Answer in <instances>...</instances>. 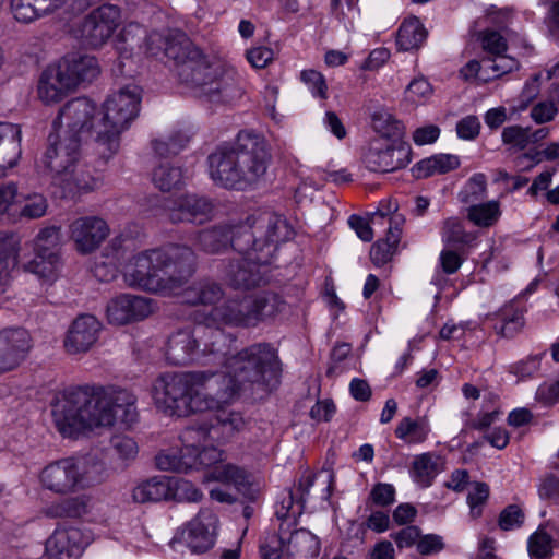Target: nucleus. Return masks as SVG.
<instances>
[{
  "label": "nucleus",
  "instance_id": "obj_47",
  "mask_svg": "<svg viewBox=\"0 0 559 559\" xmlns=\"http://www.w3.org/2000/svg\"><path fill=\"white\" fill-rule=\"evenodd\" d=\"M550 526L551 524L549 522L540 525L537 531L528 537L527 550L531 558L547 559L552 555L554 539L546 531V528Z\"/></svg>",
  "mask_w": 559,
  "mask_h": 559
},
{
  "label": "nucleus",
  "instance_id": "obj_44",
  "mask_svg": "<svg viewBox=\"0 0 559 559\" xmlns=\"http://www.w3.org/2000/svg\"><path fill=\"white\" fill-rule=\"evenodd\" d=\"M120 239H114L110 246L105 249L103 260L95 262L93 272L102 282H109L117 276L120 266V253L117 248Z\"/></svg>",
  "mask_w": 559,
  "mask_h": 559
},
{
  "label": "nucleus",
  "instance_id": "obj_16",
  "mask_svg": "<svg viewBox=\"0 0 559 559\" xmlns=\"http://www.w3.org/2000/svg\"><path fill=\"white\" fill-rule=\"evenodd\" d=\"M120 21L121 12L117 5H100L84 19L81 36L87 45L100 47L112 36Z\"/></svg>",
  "mask_w": 559,
  "mask_h": 559
},
{
  "label": "nucleus",
  "instance_id": "obj_14",
  "mask_svg": "<svg viewBox=\"0 0 559 559\" xmlns=\"http://www.w3.org/2000/svg\"><path fill=\"white\" fill-rule=\"evenodd\" d=\"M95 112L96 106L91 99L86 97L74 98L61 108L52 123V129L58 132H66L81 141L82 136L92 130L96 134Z\"/></svg>",
  "mask_w": 559,
  "mask_h": 559
},
{
  "label": "nucleus",
  "instance_id": "obj_46",
  "mask_svg": "<svg viewBox=\"0 0 559 559\" xmlns=\"http://www.w3.org/2000/svg\"><path fill=\"white\" fill-rule=\"evenodd\" d=\"M152 180L162 191H170L183 185L185 177L180 167L173 166L168 162H165L154 168Z\"/></svg>",
  "mask_w": 559,
  "mask_h": 559
},
{
  "label": "nucleus",
  "instance_id": "obj_58",
  "mask_svg": "<svg viewBox=\"0 0 559 559\" xmlns=\"http://www.w3.org/2000/svg\"><path fill=\"white\" fill-rule=\"evenodd\" d=\"M537 493L542 500L559 503V476L549 473L537 484Z\"/></svg>",
  "mask_w": 559,
  "mask_h": 559
},
{
  "label": "nucleus",
  "instance_id": "obj_41",
  "mask_svg": "<svg viewBox=\"0 0 559 559\" xmlns=\"http://www.w3.org/2000/svg\"><path fill=\"white\" fill-rule=\"evenodd\" d=\"M88 506L90 497L79 495L49 506L46 514L51 518H80L87 512Z\"/></svg>",
  "mask_w": 559,
  "mask_h": 559
},
{
  "label": "nucleus",
  "instance_id": "obj_53",
  "mask_svg": "<svg viewBox=\"0 0 559 559\" xmlns=\"http://www.w3.org/2000/svg\"><path fill=\"white\" fill-rule=\"evenodd\" d=\"M189 142V136L182 131H177L165 139H156L152 142L155 154L159 157H169L178 154Z\"/></svg>",
  "mask_w": 559,
  "mask_h": 559
},
{
  "label": "nucleus",
  "instance_id": "obj_51",
  "mask_svg": "<svg viewBox=\"0 0 559 559\" xmlns=\"http://www.w3.org/2000/svg\"><path fill=\"white\" fill-rule=\"evenodd\" d=\"M209 437L204 439L198 440V437L192 441V453L193 459L195 461V468L198 471L203 467H211L218 465L225 457V452L216 447H203L200 450V447L203 442L207 440Z\"/></svg>",
  "mask_w": 559,
  "mask_h": 559
},
{
  "label": "nucleus",
  "instance_id": "obj_63",
  "mask_svg": "<svg viewBox=\"0 0 559 559\" xmlns=\"http://www.w3.org/2000/svg\"><path fill=\"white\" fill-rule=\"evenodd\" d=\"M111 445L122 460H133L138 455L139 447L135 440L128 436H114Z\"/></svg>",
  "mask_w": 559,
  "mask_h": 559
},
{
  "label": "nucleus",
  "instance_id": "obj_38",
  "mask_svg": "<svg viewBox=\"0 0 559 559\" xmlns=\"http://www.w3.org/2000/svg\"><path fill=\"white\" fill-rule=\"evenodd\" d=\"M495 331L503 337H512L524 325L523 311L515 301H510L496 313Z\"/></svg>",
  "mask_w": 559,
  "mask_h": 559
},
{
  "label": "nucleus",
  "instance_id": "obj_34",
  "mask_svg": "<svg viewBox=\"0 0 559 559\" xmlns=\"http://www.w3.org/2000/svg\"><path fill=\"white\" fill-rule=\"evenodd\" d=\"M62 259L60 254H38L26 262L23 267L26 272L34 274L41 284L52 285L62 271Z\"/></svg>",
  "mask_w": 559,
  "mask_h": 559
},
{
  "label": "nucleus",
  "instance_id": "obj_24",
  "mask_svg": "<svg viewBox=\"0 0 559 559\" xmlns=\"http://www.w3.org/2000/svg\"><path fill=\"white\" fill-rule=\"evenodd\" d=\"M269 265L257 263L250 258L233 261L226 272L225 281L235 289H252L267 282Z\"/></svg>",
  "mask_w": 559,
  "mask_h": 559
},
{
  "label": "nucleus",
  "instance_id": "obj_48",
  "mask_svg": "<svg viewBox=\"0 0 559 559\" xmlns=\"http://www.w3.org/2000/svg\"><path fill=\"white\" fill-rule=\"evenodd\" d=\"M61 228L48 226L41 228L33 240L34 253L60 254Z\"/></svg>",
  "mask_w": 559,
  "mask_h": 559
},
{
  "label": "nucleus",
  "instance_id": "obj_7",
  "mask_svg": "<svg viewBox=\"0 0 559 559\" xmlns=\"http://www.w3.org/2000/svg\"><path fill=\"white\" fill-rule=\"evenodd\" d=\"M81 141L66 132L52 131L48 136V147L43 156V165L51 176V183L64 198H76L98 189L103 183L99 174L80 163Z\"/></svg>",
  "mask_w": 559,
  "mask_h": 559
},
{
  "label": "nucleus",
  "instance_id": "obj_9",
  "mask_svg": "<svg viewBox=\"0 0 559 559\" xmlns=\"http://www.w3.org/2000/svg\"><path fill=\"white\" fill-rule=\"evenodd\" d=\"M102 471L99 463L63 457L45 465L38 474V483L44 490L66 496L99 481Z\"/></svg>",
  "mask_w": 559,
  "mask_h": 559
},
{
  "label": "nucleus",
  "instance_id": "obj_17",
  "mask_svg": "<svg viewBox=\"0 0 559 559\" xmlns=\"http://www.w3.org/2000/svg\"><path fill=\"white\" fill-rule=\"evenodd\" d=\"M365 163L371 171H394L411 163V150L400 141L373 140L365 155Z\"/></svg>",
  "mask_w": 559,
  "mask_h": 559
},
{
  "label": "nucleus",
  "instance_id": "obj_3",
  "mask_svg": "<svg viewBox=\"0 0 559 559\" xmlns=\"http://www.w3.org/2000/svg\"><path fill=\"white\" fill-rule=\"evenodd\" d=\"M136 403L132 391L118 385H75L55 396L51 417L63 438L76 440L117 423L130 427L139 418Z\"/></svg>",
  "mask_w": 559,
  "mask_h": 559
},
{
  "label": "nucleus",
  "instance_id": "obj_5",
  "mask_svg": "<svg viewBox=\"0 0 559 559\" xmlns=\"http://www.w3.org/2000/svg\"><path fill=\"white\" fill-rule=\"evenodd\" d=\"M191 248L167 245L134 254L123 266L124 283L131 288L173 295L181 288L182 280L194 271Z\"/></svg>",
  "mask_w": 559,
  "mask_h": 559
},
{
  "label": "nucleus",
  "instance_id": "obj_22",
  "mask_svg": "<svg viewBox=\"0 0 559 559\" xmlns=\"http://www.w3.org/2000/svg\"><path fill=\"white\" fill-rule=\"evenodd\" d=\"M263 293L264 292L259 293L258 295ZM175 295H179L183 304L192 306H212V309L224 305L227 300L242 299L249 296L226 297L223 286L211 278L195 281L185 287L181 292H178L177 289ZM254 295L255 294H251L250 296Z\"/></svg>",
  "mask_w": 559,
  "mask_h": 559
},
{
  "label": "nucleus",
  "instance_id": "obj_20",
  "mask_svg": "<svg viewBox=\"0 0 559 559\" xmlns=\"http://www.w3.org/2000/svg\"><path fill=\"white\" fill-rule=\"evenodd\" d=\"M102 328L100 321L95 316H79L66 332L64 352L70 356L85 355L98 342Z\"/></svg>",
  "mask_w": 559,
  "mask_h": 559
},
{
  "label": "nucleus",
  "instance_id": "obj_62",
  "mask_svg": "<svg viewBox=\"0 0 559 559\" xmlns=\"http://www.w3.org/2000/svg\"><path fill=\"white\" fill-rule=\"evenodd\" d=\"M432 94V87L430 83L424 79H414L405 91L406 99L414 103L420 104L427 100Z\"/></svg>",
  "mask_w": 559,
  "mask_h": 559
},
{
  "label": "nucleus",
  "instance_id": "obj_19",
  "mask_svg": "<svg viewBox=\"0 0 559 559\" xmlns=\"http://www.w3.org/2000/svg\"><path fill=\"white\" fill-rule=\"evenodd\" d=\"M206 431L202 428L188 427L180 435L182 447L164 450L156 456V466L162 471L188 473L194 471L195 461L192 453V441L204 439Z\"/></svg>",
  "mask_w": 559,
  "mask_h": 559
},
{
  "label": "nucleus",
  "instance_id": "obj_28",
  "mask_svg": "<svg viewBox=\"0 0 559 559\" xmlns=\"http://www.w3.org/2000/svg\"><path fill=\"white\" fill-rule=\"evenodd\" d=\"M73 91L57 62L43 71L37 85L38 97L46 105L60 103Z\"/></svg>",
  "mask_w": 559,
  "mask_h": 559
},
{
  "label": "nucleus",
  "instance_id": "obj_2",
  "mask_svg": "<svg viewBox=\"0 0 559 559\" xmlns=\"http://www.w3.org/2000/svg\"><path fill=\"white\" fill-rule=\"evenodd\" d=\"M285 308L286 302L275 293L227 300L197 316L193 328L174 331L166 343V359L173 365L183 366L213 355L223 357L224 361L229 349L228 343L234 341L224 328L255 329L274 321Z\"/></svg>",
  "mask_w": 559,
  "mask_h": 559
},
{
  "label": "nucleus",
  "instance_id": "obj_61",
  "mask_svg": "<svg viewBox=\"0 0 559 559\" xmlns=\"http://www.w3.org/2000/svg\"><path fill=\"white\" fill-rule=\"evenodd\" d=\"M480 43L483 49L490 56L500 55L508 50L507 39L497 31H484Z\"/></svg>",
  "mask_w": 559,
  "mask_h": 559
},
{
  "label": "nucleus",
  "instance_id": "obj_18",
  "mask_svg": "<svg viewBox=\"0 0 559 559\" xmlns=\"http://www.w3.org/2000/svg\"><path fill=\"white\" fill-rule=\"evenodd\" d=\"M33 347L29 332L24 328L0 330V374L16 369Z\"/></svg>",
  "mask_w": 559,
  "mask_h": 559
},
{
  "label": "nucleus",
  "instance_id": "obj_45",
  "mask_svg": "<svg viewBox=\"0 0 559 559\" xmlns=\"http://www.w3.org/2000/svg\"><path fill=\"white\" fill-rule=\"evenodd\" d=\"M519 66V61L515 58L506 55V52L485 58L483 82L499 79L504 74L518 70Z\"/></svg>",
  "mask_w": 559,
  "mask_h": 559
},
{
  "label": "nucleus",
  "instance_id": "obj_60",
  "mask_svg": "<svg viewBox=\"0 0 559 559\" xmlns=\"http://www.w3.org/2000/svg\"><path fill=\"white\" fill-rule=\"evenodd\" d=\"M301 81L308 86L313 96L326 98L328 85L322 73L316 70H304L300 73Z\"/></svg>",
  "mask_w": 559,
  "mask_h": 559
},
{
  "label": "nucleus",
  "instance_id": "obj_49",
  "mask_svg": "<svg viewBox=\"0 0 559 559\" xmlns=\"http://www.w3.org/2000/svg\"><path fill=\"white\" fill-rule=\"evenodd\" d=\"M372 127L383 141H400L403 134L402 122L396 120L391 114L378 112L373 115Z\"/></svg>",
  "mask_w": 559,
  "mask_h": 559
},
{
  "label": "nucleus",
  "instance_id": "obj_12",
  "mask_svg": "<svg viewBox=\"0 0 559 559\" xmlns=\"http://www.w3.org/2000/svg\"><path fill=\"white\" fill-rule=\"evenodd\" d=\"M243 229L245 242L257 247V238L264 237L267 243H278L290 239L294 235L293 228L283 215L270 210H257L250 214L245 223L240 224Z\"/></svg>",
  "mask_w": 559,
  "mask_h": 559
},
{
  "label": "nucleus",
  "instance_id": "obj_40",
  "mask_svg": "<svg viewBox=\"0 0 559 559\" xmlns=\"http://www.w3.org/2000/svg\"><path fill=\"white\" fill-rule=\"evenodd\" d=\"M441 239L444 245L453 246H473L477 239V234L467 231L463 222L457 217L444 219L441 227Z\"/></svg>",
  "mask_w": 559,
  "mask_h": 559
},
{
  "label": "nucleus",
  "instance_id": "obj_52",
  "mask_svg": "<svg viewBox=\"0 0 559 559\" xmlns=\"http://www.w3.org/2000/svg\"><path fill=\"white\" fill-rule=\"evenodd\" d=\"M169 483V500L199 502L203 498L202 491L187 479L170 477Z\"/></svg>",
  "mask_w": 559,
  "mask_h": 559
},
{
  "label": "nucleus",
  "instance_id": "obj_25",
  "mask_svg": "<svg viewBox=\"0 0 559 559\" xmlns=\"http://www.w3.org/2000/svg\"><path fill=\"white\" fill-rule=\"evenodd\" d=\"M83 533L75 527H57L46 540L49 559H79L84 550Z\"/></svg>",
  "mask_w": 559,
  "mask_h": 559
},
{
  "label": "nucleus",
  "instance_id": "obj_1",
  "mask_svg": "<svg viewBox=\"0 0 559 559\" xmlns=\"http://www.w3.org/2000/svg\"><path fill=\"white\" fill-rule=\"evenodd\" d=\"M281 374L277 349L270 343H254L226 358L218 371L160 373L153 382L152 399L170 416L218 411L247 391L274 390Z\"/></svg>",
  "mask_w": 559,
  "mask_h": 559
},
{
  "label": "nucleus",
  "instance_id": "obj_13",
  "mask_svg": "<svg viewBox=\"0 0 559 559\" xmlns=\"http://www.w3.org/2000/svg\"><path fill=\"white\" fill-rule=\"evenodd\" d=\"M320 552V540L310 531L298 528L287 534L281 526L278 549L261 546L264 559H313Z\"/></svg>",
  "mask_w": 559,
  "mask_h": 559
},
{
  "label": "nucleus",
  "instance_id": "obj_57",
  "mask_svg": "<svg viewBox=\"0 0 559 559\" xmlns=\"http://www.w3.org/2000/svg\"><path fill=\"white\" fill-rule=\"evenodd\" d=\"M542 356L543 355L528 356L511 365L509 371L520 380L530 379L540 369Z\"/></svg>",
  "mask_w": 559,
  "mask_h": 559
},
{
  "label": "nucleus",
  "instance_id": "obj_23",
  "mask_svg": "<svg viewBox=\"0 0 559 559\" xmlns=\"http://www.w3.org/2000/svg\"><path fill=\"white\" fill-rule=\"evenodd\" d=\"M168 217L173 223L191 222L202 224L209 221L214 211L213 203L195 194H185L166 204Z\"/></svg>",
  "mask_w": 559,
  "mask_h": 559
},
{
  "label": "nucleus",
  "instance_id": "obj_26",
  "mask_svg": "<svg viewBox=\"0 0 559 559\" xmlns=\"http://www.w3.org/2000/svg\"><path fill=\"white\" fill-rule=\"evenodd\" d=\"M238 236H243L240 224L217 225L199 233L197 247L205 253H221L229 246L236 250H242L243 247L238 242Z\"/></svg>",
  "mask_w": 559,
  "mask_h": 559
},
{
  "label": "nucleus",
  "instance_id": "obj_4",
  "mask_svg": "<svg viewBox=\"0 0 559 559\" xmlns=\"http://www.w3.org/2000/svg\"><path fill=\"white\" fill-rule=\"evenodd\" d=\"M120 36L123 41L129 43L131 50L135 46L140 47V40L145 38L146 53L155 57L163 53L180 64L179 75L194 96L212 99L221 91L217 70L205 62L201 50L193 46L185 33L167 31L146 35L140 24L130 23L123 27Z\"/></svg>",
  "mask_w": 559,
  "mask_h": 559
},
{
  "label": "nucleus",
  "instance_id": "obj_36",
  "mask_svg": "<svg viewBox=\"0 0 559 559\" xmlns=\"http://www.w3.org/2000/svg\"><path fill=\"white\" fill-rule=\"evenodd\" d=\"M460 164L457 155L440 153L417 162L412 171L416 178H427L452 171L459 168Z\"/></svg>",
  "mask_w": 559,
  "mask_h": 559
},
{
  "label": "nucleus",
  "instance_id": "obj_6",
  "mask_svg": "<svg viewBox=\"0 0 559 559\" xmlns=\"http://www.w3.org/2000/svg\"><path fill=\"white\" fill-rule=\"evenodd\" d=\"M207 162L210 178L215 185L242 191L263 179L271 154L264 139L241 131L234 142L217 146Z\"/></svg>",
  "mask_w": 559,
  "mask_h": 559
},
{
  "label": "nucleus",
  "instance_id": "obj_32",
  "mask_svg": "<svg viewBox=\"0 0 559 559\" xmlns=\"http://www.w3.org/2000/svg\"><path fill=\"white\" fill-rule=\"evenodd\" d=\"M247 427V420L240 412H222L217 415L216 424L210 428L201 427L206 431L205 437L225 443Z\"/></svg>",
  "mask_w": 559,
  "mask_h": 559
},
{
  "label": "nucleus",
  "instance_id": "obj_10",
  "mask_svg": "<svg viewBox=\"0 0 559 559\" xmlns=\"http://www.w3.org/2000/svg\"><path fill=\"white\" fill-rule=\"evenodd\" d=\"M219 520L211 509H201L185 526L179 528L170 540V547L178 552L185 548L192 554L210 550L217 538Z\"/></svg>",
  "mask_w": 559,
  "mask_h": 559
},
{
  "label": "nucleus",
  "instance_id": "obj_29",
  "mask_svg": "<svg viewBox=\"0 0 559 559\" xmlns=\"http://www.w3.org/2000/svg\"><path fill=\"white\" fill-rule=\"evenodd\" d=\"M48 211L47 198L38 192L21 194L15 183V197L4 218L9 222L33 221L41 218Z\"/></svg>",
  "mask_w": 559,
  "mask_h": 559
},
{
  "label": "nucleus",
  "instance_id": "obj_59",
  "mask_svg": "<svg viewBox=\"0 0 559 559\" xmlns=\"http://www.w3.org/2000/svg\"><path fill=\"white\" fill-rule=\"evenodd\" d=\"M524 512L518 504L506 507L499 515V526L503 531H512L519 528L524 523Z\"/></svg>",
  "mask_w": 559,
  "mask_h": 559
},
{
  "label": "nucleus",
  "instance_id": "obj_50",
  "mask_svg": "<svg viewBox=\"0 0 559 559\" xmlns=\"http://www.w3.org/2000/svg\"><path fill=\"white\" fill-rule=\"evenodd\" d=\"M17 242L14 235L5 231H0V295L4 293L7 278L9 276V259L12 257L16 260Z\"/></svg>",
  "mask_w": 559,
  "mask_h": 559
},
{
  "label": "nucleus",
  "instance_id": "obj_8",
  "mask_svg": "<svg viewBox=\"0 0 559 559\" xmlns=\"http://www.w3.org/2000/svg\"><path fill=\"white\" fill-rule=\"evenodd\" d=\"M142 90L135 84L127 85L108 96L97 120L96 144L104 158H110L120 146V135L139 116Z\"/></svg>",
  "mask_w": 559,
  "mask_h": 559
},
{
  "label": "nucleus",
  "instance_id": "obj_35",
  "mask_svg": "<svg viewBox=\"0 0 559 559\" xmlns=\"http://www.w3.org/2000/svg\"><path fill=\"white\" fill-rule=\"evenodd\" d=\"M169 481V476H154L139 483L132 490L133 501L138 503H146L169 500V492L171 488Z\"/></svg>",
  "mask_w": 559,
  "mask_h": 559
},
{
  "label": "nucleus",
  "instance_id": "obj_54",
  "mask_svg": "<svg viewBox=\"0 0 559 559\" xmlns=\"http://www.w3.org/2000/svg\"><path fill=\"white\" fill-rule=\"evenodd\" d=\"M486 189V176L481 173L474 174L460 191V201L472 205L474 202H477L485 197Z\"/></svg>",
  "mask_w": 559,
  "mask_h": 559
},
{
  "label": "nucleus",
  "instance_id": "obj_21",
  "mask_svg": "<svg viewBox=\"0 0 559 559\" xmlns=\"http://www.w3.org/2000/svg\"><path fill=\"white\" fill-rule=\"evenodd\" d=\"M69 230L76 251L81 254H90L105 241L110 228L99 216H82L70 224Z\"/></svg>",
  "mask_w": 559,
  "mask_h": 559
},
{
  "label": "nucleus",
  "instance_id": "obj_55",
  "mask_svg": "<svg viewBox=\"0 0 559 559\" xmlns=\"http://www.w3.org/2000/svg\"><path fill=\"white\" fill-rule=\"evenodd\" d=\"M489 497V486L486 483H475L472 490L467 495V504L469 514L473 519H477L483 513V507Z\"/></svg>",
  "mask_w": 559,
  "mask_h": 559
},
{
  "label": "nucleus",
  "instance_id": "obj_31",
  "mask_svg": "<svg viewBox=\"0 0 559 559\" xmlns=\"http://www.w3.org/2000/svg\"><path fill=\"white\" fill-rule=\"evenodd\" d=\"M20 126L0 122V176L17 165L22 154Z\"/></svg>",
  "mask_w": 559,
  "mask_h": 559
},
{
  "label": "nucleus",
  "instance_id": "obj_15",
  "mask_svg": "<svg viewBox=\"0 0 559 559\" xmlns=\"http://www.w3.org/2000/svg\"><path fill=\"white\" fill-rule=\"evenodd\" d=\"M155 310L153 299L133 294H120L111 298L106 307L110 324L126 325L148 318Z\"/></svg>",
  "mask_w": 559,
  "mask_h": 559
},
{
  "label": "nucleus",
  "instance_id": "obj_64",
  "mask_svg": "<svg viewBox=\"0 0 559 559\" xmlns=\"http://www.w3.org/2000/svg\"><path fill=\"white\" fill-rule=\"evenodd\" d=\"M480 128L478 117L474 115L466 116L456 123L457 138L464 141H473L479 135Z\"/></svg>",
  "mask_w": 559,
  "mask_h": 559
},
{
  "label": "nucleus",
  "instance_id": "obj_43",
  "mask_svg": "<svg viewBox=\"0 0 559 559\" xmlns=\"http://www.w3.org/2000/svg\"><path fill=\"white\" fill-rule=\"evenodd\" d=\"M120 239H114L110 246L105 249L103 260L95 262L93 272L102 282H109L117 276L120 266V253L117 248Z\"/></svg>",
  "mask_w": 559,
  "mask_h": 559
},
{
  "label": "nucleus",
  "instance_id": "obj_56",
  "mask_svg": "<svg viewBox=\"0 0 559 559\" xmlns=\"http://www.w3.org/2000/svg\"><path fill=\"white\" fill-rule=\"evenodd\" d=\"M535 402L545 406L551 407L559 403V378L551 381L542 382L534 395Z\"/></svg>",
  "mask_w": 559,
  "mask_h": 559
},
{
  "label": "nucleus",
  "instance_id": "obj_27",
  "mask_svg": "<svg viewBox=\"0 0 559 559\" xmlns=\"http://www.w3.org/2000/svg\"><path fill=\"white\" fill-rule=\"evenodd\" d=\"M64 78L75 90L83 82H91L99 74V64L95 57L71 53L57 61Z\"/></svg>",
  "mask_w": 559,
  "mask_h": 559
},
{
  "label": "nucleus",
  "instance_id": "obj_39",
  "mask_svg": "<svg viewBox=\"0 0 559 559\" xmlns=\"http://www.w3.org/2000/svg\"><path fill=\"white\" fill-rule=\"evenodd\" d=\"M427 38V31L421 22L413 16L403 21L396 36L400 50L409 51L418 49Z\"/></svg>",
  "mask_w": 559,
  "mask_h": 559
},
{
  "label": "nucleus",
  "instance_id": "obj_33",
  "mask_svg": "<svg viewBox=\"0 0 559 559\" xmlns=\"http://www.w3.org/2000/svg\"><path fill=\"white\" fill-rule=\"evenodd\" d=\"M203 481H217L230 485L238 491H245L251 485V476L243 467L231 463H223L212 467L204 475Z\"/></svg>",
  "mask_w": 559,
  "mask_h": 559
},
{
  "label": "nucleus",
  "instance_id": "obj_37",
  "mask_svg": "<svg viewBox=\"0 0 559 559\" xmlns=\"http://www.w3.org/2000/svg\"><path fill=\"white\" fill-rule=\"evenodd\" d=\"M431 432L429 420L426 417H404L395 428V437L407 445L424 443Z\"/></svg>",
  "mask_w": 559,
  "mask_h": 559
},
{
  "label": "nucleus",
  "instance_id": "obj_11",
  "mask_svg": "<svg viewBox=\"0 0 559 559\" xmlns=\"http://www.w3.org/2000/svg\"><path fill=\"white\" fill-rule=\"evenodd\" d=\"M404 223V216L397 213L396 202L382 201L372 213V225L388 224L385 238L374 242L370 250V259L374 265H384L392 259L401 241Z\"/></svg>",
  "mask_w": 559,
  "mask_h": 559
},
{
  "label": "nucleus",
  "instance_id": "obj_42",
  "mask_svg": "<svg viewBox=\"0 0 559 559\" xmlns=\"http://www.w3.org/2000/svg\"><path fill=\"white\" fill-rule=\"evenodd\" d=\"M501 216L500 203L491 200L485 203L472 204L466 217L477 227L488 228L497 224Z\"/></svg>",
  "mask_w": 559,
  "mask_h": 559
},
{
  "label": "nucleus",
  "instance_id": "obj_30",
  "mask_svg": "<svg viewBox=\"0 0 559 559\" xmlns=\"http://www.w3.org/2000/svg\"><path fill=\"white\" fill-rule=\"evenodd\" d=\"M444 469L442 456L436 452H424L414 456L409 476L419 488H428Z\"/></svg>",
  "mask_w": 559,
  "mask_h": 559
}]
</instances>
